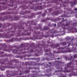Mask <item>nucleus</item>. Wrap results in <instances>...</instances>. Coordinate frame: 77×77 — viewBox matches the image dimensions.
Here are the masks:
<instances>
[{
  "label": "nucleus",
  "instance_id": "obj_28",
  "mask_svg": "<svg viewBox=\"0 0 77 77\" xmlns=\"http://www.w3.org/2000/svg\"><path fill=\"white\" fill-rule=\"evenodd\" d=\"M30 11H25V13H30Z\"/></svg>",
  "mask_w": 77,
  "mask_h": 77
},
{
  "label": "nucleus",
  "instance_id": "obj_27",
  "mask_svg": "<svg viewBox=\"0 0 77 77\" xmlns=\"http://www.w3.org/2000/svg\"><path fill=\"white\" fill-rule=\"evenodd\" d=\"M49 55L50 56H52V53L51 52H50L49 53Z\"/></svg>",
  "mask_w": 77,
  "mask_h": 77
},
{
  "label": "nucleus",
  "instance_id": "obj_57",
  "mask_svg": "<svg viewBox=\"0 0 77 77\" xmlns=\"http://www.w3.org/2000/svg\"><path fill=\"white\" fill-rule=\"evenodd\" d=\"M55 21H57V20H55Z\"/></svg>",
  "mask_w": 77,
  "mask_h": 77
},
{
  "label": "nucleus",
  "instance_id": "obj_48",
  "mask_svg": "<svg viewBox=\"0 0 77 77\" xmlns=\"http://www.w3.org/2000/svg\"><path fill=\"white\" fill-rule=\"evenodd\" d=\"M35 72V71H32V72Z\"/></svg>",
  "mask_w": 77,
  "mask_h": 77
},
{
  "label": "nucleus",
  "instance_id": "obj_40",
  "mask_svg": "<svg viewBox=\"0 0 77 77\" xmlns=\"http://www.w3.org/2000/svg\"><path fill=\"white\" fill-rule=\"evenodd\" d=\"M14 36V35H12V34H11L10 35V36Z\"/></svg>",
  "mask_w": 77,
  "mask_h": 77
},
{
  "label": "nucleus",
  "instance_id": "obj_9",
  "mask_svg": "<svg viewBox=\"0 0 77 77\" xmlns=\"http://www.w3.org/2000/svg\"><path fill=\"white\" fill-rule=\"evenodd\" d=\"M25 72L26 74H28V73L29 72V70H26L25 71Z\"/></svg>",
  "mask_w": 77,
  "mask_h": 77
},
{
  "label": "nucleus",
  "instance_id": "obj_39",
  "mask_svg": "<svg viewBox=\"0 0 77 77\" xmlns=\"http://www.w3.org/2000/svg\"><path fill=\"white\" fill-rule=\"evenodd\" d=\"M54 26L55 27V26H56V24H54Z\"/></svg>",
  "mask_w": 77,
  "mask_h": 77
},
{
  "label": "nucleus",
  "instance_id": "obj_31",
  "mask_svg": "<svg viewBox=\"0 0 77 77\" xmlns=\"http://www.w3.org/2000/svg\"><path fill=\"white\" fill-rule=\"evenodd\" d=\"M32 67H28V69H32Z\"/></svg>",
  "mask_w": 77,
  "mask_h": 77
},
{
  "label": "nucleus",
  "instance_id": "obj_53",
  "mask_svg": "<svg viewBox=\"0 0 77 77\" xmlns=\"http://www.w3.org/2000/svg\"><path fill=\"white\" fill-rule=\"evenodd\" d=\"M26 50V49H24V50Z\"/></svg>",
  "mask_w": 77,
  "mask_h": 77
},
{
  "label": "nucleus",
  "instance_id": "obj_15",
  "mask_svg": "<svg viewBox=\"0 0 77 77\" xmlns=\"http://www.w3.org/2000/svg\"><path fill=\"white\" fill-rule=\"evenodd\" d=\"M74 3L73 4L74 5H75V3H77V0H74Z\"/></svg>",
  "mask_w": 77,
  "mask_h": 77
},
{
  "label": "nucleus",
  "instance_id": "obj_18",
  "mask_svg": "<svg viewBox=\"0 0 77 77\" xmlns=\"http://www.w3.org/2000/svg\"><path fill=\"white\" fill-rule=\"evenodd\" d=\"M63 20L62 21H61L60 22V24H62V22H64V21H65V20H64V19H63V18H62Z\"/></svg>",
  "mask_w": 77,
  "mask_h": 77
},
{
  "label": "nucleus",
  "instance_id": "obj_44",
  "mask_svg": "<svg viewBox=\"0 0 77 77\" xmlns=\"http://www.w3.org/2000/svg\"><path fill=\"white\" fill-rule=\"evenodd\" d=\"M60 59V58H57V59L58 60H59V59Z\"/></svg>",
  "mask_w": 77,
  "mask_h": 77
},
{
  "label": "nucleus",
  "instance_id": "obj_14",
  "mask_svg": "<svg viewBox=\"0 0 77 77\" xmlns=\"http://www.w3.org/2000/svg\"><path fill=\"white\" fill-rule=\"evenodd\" d=\"M36 77V75L35 74H33V75H32L31 77Z\"/></svg>",
  "mask_w": 77,
  "mask_h": 77
},
{
  "label": "nucleus",
  "instance_id": "obj_21",
  "mask_svg": "<svg viewBox=\"0 0 77 77\" xmlns=\"http://www.w3.org/2000/svg\"><path fill=\"white\" fill-rule=\"evenodd\" d=\"M36 34H38V35L37 36H36V37H38V36H39V34H40V33H41V32H38L37 33H36Z\"/></svg>",
  "mask_w": 77,
  "mask_h": 77
},
{
  "label": "nucleus",
  "instance_id": "obj_20",
  "mask_svg": "<svg viewBox=\"0 0 77 77\" xmlns=\"http://www.w3.org/2000/svg\"><path fill=\"white\" fill-rule=\"evenodd\" d=\"M42 22H45L46 21V20H41Z\"/></svg>",
  "mask_w": 77,
  "mask_h": 77
},
{
  "label": "nucleus",
  "instance_id": "obj_1",
  "mask_svg": "<svg viewBox=\"0 0 77 77\" xmlns=\"http://www.w3.org/2000/svg\"><path fill=\"white\" fill-rule=\"evenodd\" d=\"M21 46H20V48H19L18 49H17V50H15L14 49L13 50V51L14 53H17L18 51H22V50H23V49H21V48H22V47H23L24 46V45L23 44H20Z\"/></svg>",
  "mask_w": 77,
  "mask_h": 77
},
{
  "label": "nucleus",
  "instance_id": "obj_55",
  "mask_svg": "<svg viewBox=\"0 0 77 77\" xmlns=\"http://www.w3.org/2000/svg\"><path fill=\"white\" fill-rule=\"evenodd\" d=\"M9 38H11V36L9 37Z\"/></svg>",
  "mask_w": 77,
  "mask_h": 77
},
{
  "label": "nucleus",
  "instance_id": "obj_42",
  "mask_svg": "<svg viewBox=\"0 0 77 77\" xmlns=\"http://www.w3.org/2000/svg\"><path fill=\"white\" fill-rule=\"evenodd\" d=\"M75 11H77V8H75Z\"/></svg>",
  "mask_w": 77,
  "mask_h": 77
},
{
  "label": "nucleus",
  "instance_id": "obj_3",
  "mask_svg": "<svg viewBox=\"0 0 77 77\" xmlns=\"http://www.w3.org/2000/svg\"><path fill=\"white\" fill-rule=\"evenodd\" d=\"M36 63L34 62H31L29 63V65L30 66H36Z\"/></svg>",
  "mask_w": 77,
  "mask_h": 77
},
{
  "label": "nucleus",
  "instance_id": "obj_52",
  "mask_svg": "<svg viewBox=\"0 0 77 77\" xmlns=\"http://www.w3.org/2000/svg\"><path fill=\"white\" fill-rule=\"evenodd\" d=\"M28 24H29V23H27V25H28Z\"/></svg>",
  "mask_w": 77,
  "mask_h": 77
},
{
  "label": "nucleus",
  "instance_id": "obj_8",
  "mask_svg": "<svg viewBox=\"0 0 77 77\" xmlns=\"http://www.w3.org/2000/svg\"><path fill=\"white\" fill-rule=\"evenodd\" d=\"M31 29V27H29V30H24V31H25V32H28V31H29H29H30V29Z\"/></svg>",
  "mask_w": 77,
  "mask_h": 77
},
{
  "label": "nucleus",
  "instance_id": "obj_51",
  "mask_svg": "<svg viewBox=\"0 0 77 77\" xmlns=\"http://www.w3.org/2000/svg\"><path fill=\"white\" fill-rule=\"evenodd\" d=\"M48 71H50V70L49 69H48Z\"/></svg>",
  "mask_w": 77,
  "mask_h": 77
},
{
  "label": "nucleus",
  "instance_id": "obj_22",
  "mask_svg": "<svg viewBox=\"0 0 77 77\" xmlns=\"http://www.w3.org/2000/svg\"><path fill=\"white\" fill-rule=\"evenodd\" d=\"M50 19L49 18H47L46 19V21H48V20H50Z\"/></svg>",
  "mask_w": 77,
  "mask_h": 77
},
{
  "label": "nucleus",
  "instance_id": "obj_25",
  "mask_svg": "<svg viewBox=\"0 0 77 77\" xmlns=\"http://www.w3.org/2000/svg\"><path fill=\"white\" fill-rule=\"evenodd\" d=\"M66 40H70V38L69 37H67L66 38Z\"/></svg>",
  "mask_w": 77,
  "mask_h": 77
},
{
  "label": "nucleus",
  "instance_id": "obj_49",
  "mask_svg": "<svg viewBox=\"0 0 77 77\" xmlns=\"http://www.w3.org/2000/svg\"><path fill=\"white\" fill-rule=\"evenodd\" d=\"M51 63L49 62V64H51Z\"/></svg>",
  "mask_w": 77,
  "mask_h": 77
},
{
  "label": "nucleus",
  "instance_id": "obj_12",
  "mask_svg": "<svg viewBox=\"0 0 77 77\" xmlns=\"http://www.w3.org/2000/svg\"><path fill=\"white\" fill-rule=\"evenodd\" d=\"M51 50L50 49H49V50H48V49H46L45 50V51L46 52H49V51H51Z\"/></svg>",
  "mask_w": 77,
  "mask_h": 77
},
{
  "label": "nucleus",
  "instance_id": "obj_17",
  "mask_svg": "<svg viewBox=\"0 0 77 77\" xmlns=\"http://www.w3.org/2000/svg\"><path fill=\"white\" fill-rule=\"evenodd\" d=\"M74 58H76V57H77V54H75L74 55Z\"/></svg>",
  "mask_w": 77,
  "mask_h": 77
},
{
  "label": "nucleus",
  "instance_id": "obj_54",
  "mask_svg": "<svg viewBox=\"0 0 77 77\" xmlns=\"http://www.w3.org/2000/svg\"><path fill=\"white\" fill-rule=\"evenodd\" d=\"M2 4H5V3H3Z\"/></svg>",
  "mask_w": 77,
  "mask_h": 77
},
{
  "label": "nucleus",
  "instance_id": "obj_59",
  "mask_svg": "<svg viewBox=\"0 0 77 77\" xmlns=\"http://www.w3.org/2000/svg\"><path fill=\"white\" fill-rule=\"evenodd\" d=\"M1 64H3V63H2Z\"/></svg>",
  "mask_w": 77,
  "mask_h": 77
},
{
  "label": "nucleus",
  "instance_id": "obj_19",
  "mask_svg": "<svg viewBox=\"0 0 77 77\" xmlns=\"http://www.w3.org/2000/svg\"><path fill=\"white\" fill-rule=\"evenodd\" d=\"M65 49V48H58V50H59L60 49H62V50H63V49Z\"/></svg>",
  "mask_w": 77,
  "mask_h": 77
},
{
  "label": "nucleus",
  "instance_id": "obj_43",
  "mask_svg": "<svg viewBox=\"0 0 77 77\" xmlns=\"http://www.w3.org/2000/svg\"><path fill=\"white\" fill-rule=\"evenodd\" d=\"M50 11H52V8H50Z\"/></svg>",
  "mask_w": 77,
  "mask_h": 77
},
{
  "label": "nucleus",
  "instance_id": "obj_32",
  "mask_svg": "<svg viewBox=\"0 0 77 77\" xmlns=\"http://www.w3.org/2000/svg\"><path fill=\"white\" fill-rule=\"evenodd\" d=\"M42 16L43 17H44V16H45V14H43L42 15Z\"/></svg>",
  "mask_w": 77,
  "mask_h": 77
},
{
  "label": "nucleus",
  "instance_id": "obj_50",
  "mask_svg": "<svg viewBox=\"0 0 77 77\" xmlns=\"http://www.w3.org/2000/svg\"><path fill=\"white\" fill-rule=\"evenodd\" d=\"M69 45H70L69 44V45H68V47H69Z\"/></svg>",
  "mask_w": 77,
  "mask_h": 77
},
{
  "label": "nucleus",
  "instance_id": "obj_60",
  "mask_svg": "<svg viewBox=\"0 0 77 77\" xmlns=\"http://www.w3.org/2000/svg\"><path fill=\"white\" fill-rule=\"evenodd\" d=\"M34 50H35V49H34Z\"/></svg>",
  "mask_w": 77,
  "mask_h": 77
},
{
  "label": "nucleus",
  "instance_id": "obj_2",
  "mask_svg": "<svg viewBox=\"0 0 77 77\" xmlns=\"http://www.w3.org/2000/svg\"><path fill=\"white\" fill-rule=\"evenodd\" d=\"M16 28L17 29H24V28L23 27V26H21L20 27L18 28V27H16L14 26H12V28L11 29L14 30H15V29H16Z\"/></svg>",
  "mask_w": 77,
  "mask_h": 77
},
{
  "label": "nucleus",
  "instance_id": "obj_16",
  "mask_svg": "<svg viewBox=\"0 0 77 77\" xmlns=\"http://www.w3.org/2000/svg\"><path fill=\"white\" fill-rule=\"evenodd\" d=\"M77 23H73V26H76V25H77Z\"/></svg>",
  "mask_w": 77,
  "mask_h": 77
},
{
  "label": "nucleus",
  "instance_id": "obj_56",
  "mask_svg": "<svg viewBox=\"0 0 77 77\" xmlns=\"http://www.w3.org/2000/svg\"><path fill=\"white\" fill-rule=\"evenodd\" d=\"M61 2H62V0H61Z\"/></svg>",
  "mask_w": 77,
  "mask_h": 77
},
{
  "label": "nucleus",
  "instance_id": "obj_37",
  "mask_svg": "<svg viewBox=\"0 0 77 77\" xmlns=\"http://www.w3.org/2000/svg\"><path fill=\"white\" fill-rule=\"evenodd\" d=\"M2 26V24L1 23H0V28L1 27V26Z\"/></svg>",
  "mask_w": 77,
  "mask_h": 77
},
{
  "label": "nucleus",
  "instance_id": "obj_58",
  "mask_svg": "<svg viewBox=\"0 0 77 77\" xmlns=\"http://www.w3.org/2000/svg\"><path fill=\"white\" fill-rule=\"evenodd\" d=\"M26 26H27V25H26Z\"/></svg>",
  "mask_w": 77,
  "mask_h": 77
},
{
  "label": "nucleus",
  "instance_id": "obj_30",
  "mask_svg": "<svg viewBox=\"0 0 77 77\" xmlns=\"http://www.w3.org/2000/svg\"><path fill=\"white\" fill-rule=\"evenodd\" d=\"M12 32V33H14V32H15V31H14L13 30L12 31V30H11H11L10 31V32Z\"/></svg>",
  "mask_w": 77,
  "mask_h": 77
},
{
  "label": "nucleus",
  "instance_id": "obj_45",
  "mask_svg": "<svg viewBox=\"0 0 77 77\" xmlns=\"http://www.w3.org/2000/svg\"><path fill=\"white\" fill-rule=\"evenodd\" d=\"M34 69H36V67H34Z\"/></svg>",
  "mask_w": 77,
  "mask_h": 77
},
{
  "label": "nucleus",
  "instance_id": "obj_10",
  "mask_svg": "<svg viewBox=\"0 0 77 77\" xmlns=\"http://www.w3.org/2000/svg\"><path fill=\"white\" fill-rule=\"evenodd\" d=\"M55 66L56 67H59V64L58 63L56 64Z\"/></svg>",
  "mask_w": 77,
  "mask_h": 77
},
{
  "label": "nucleus",
  "instance_id": "obj_35",
  "mask_svg": "<svg viewBox=\"0 0 77 77\" xmlns=\"http://www.w3.org/2000/svg\"><path fill=\"white\" fill-rule=\"evenodd\" d=\"M30 51L31 52H33V50H32H32H30Z\"/></svg>",
  "mask_w": 77,
  "mask_h": 77
},
{
  "label": "nucleus",
  "instance_id": "obj_34",
  "mask_svg": "<svg viewBox=\"0 0 77 77\" xmlns=\"http://www.w3.org/2000/svg\"><path fill=\"white\" fill-rule=\"evenodd\" d=\"M30 33H28L27 34V35H30Z\"/></svg>",
  "mask_w": 77,
  "mask_h": 77
},
{
  "label": "nucleus",
  "instance_id": "obj_36",
  "mask_svg": "<svg viewBox=\"0 0 77 77\" xmlns=\"http://www.w3.org/2000/svg\"><path fill=\"white\" fill-rule=\"evenodd\" d=\"M73 40H74V38H72V39H71V41H72Z\"/></svg>",
  "mask_w": 77,
  "mask_h": 77
},
{
  "label": "nucleus",
  "instance_id": "obj_62",
  "mask_svg": "<svg viewBox=\"0 0 77 77\" xmlns=\"http://www.w3.org/2000/svg\"><path fill=\"white\" fill-rule=\"evenodd\" d=\"M11 65H12V64H11Z\"/></svg>",
  "mask_w": 77,
  "mask_h": 77
},
{
  "label": "nucleus",
  "instance_id": "obj_33",
  "mask_svg": "<svg viewBox=\"0 0 77 77\" xmlns=\"http://www.w3.org/2000/svg\"><path fill=\"white\" fill-rule=\"evenodd\" d=\"M51 37H52V38H54V35H52Z\"/></svg>",
  "mask_w": 77,
  "mask_h": 77
},
{
  "label": "nucleus",
  "instance_id": "obj_5",
  "mask_svg": "<svg viewBox=\"0 0 77 77\" xmlns=\"http://www.w3.org/2000/svg\"><path fill=\"white\" fill-rule=\"evenodd\" d=\"M48 30V27L47 26H45L43 29V30L44 31L45 30Z\"/></svg>",
  "mask_w": 77,
  "mask_h": 77
},
{
  "label": "nucleus",
  "instance_id": "obj_7",
  "mask_svg": "<svg viewBox=\"0 0 77 77\" xmlns=\"http://www.w3.org/2000/svg\"><path fill=\"white\" fill-rule=\"evenodd\" d=\"M39 27H37V28L36 29V30H38V29H41V26H40V25H38Z\"/></svg>",
  "mask_w": 77,
  "mask_h": 77
},
{
  "label": "nucleus",
  "instance_id": "obj_11",
  "mask_svg": "<svg viewBox=\"0 0 77 77\" xmlns=\"http://www.w3.org/2000/svg\"><path fill=\"white\" fill-rule=\"evenodd\" d=\"M56 62H57H57H58V63H62V62L60 61H56Z\"/></svg>",
  "mask_w": 77,
  "mask_h": 77
},
{
  "label": "nucleus",
  "instance_id": "obj_23",
  "mask_svg": "<svg viewBox=\"0 0 77 77\" xmlns=\"http://www.w3.org/2000/svg\"><path fill=\"white\" fill-rule=\"evenodd\" d=\"M56 33V32L54 31H53V32H51V33Z\"/></svg>",
  "mask_w": 77,
  "mask_h": 77
},
{
  "label": "nucleus",
  "instance_id": "obj_41",
  "mask_svg": "<svg viewBox=\"0 0 77 77\" xmlns=\"http://www.w3.org/2000/svg\"><path fill=\"white\" fill-rule=\"evenodd\" d=\"M3 52H1V54H3Z\"/></svg>",
  "mask_w": 77,
  "mask_h": 77
},
{
  "label": "nucleus",
  "instance_id": "obj_26",
  "mask_svg": "<svg viewBox=\"0 0 77 77\" xmlns=\"http://www.w3.org/2000/svg\"><path fill=\"white\" fill-rule=\"evenodd\" d=\"M59 45H60V44H57L56 45V47H59Z\"/></svg>",
  "mask_w": 77,
  "mask_h": 77
},
{
  "label": "nucleus",
  "instance_id": "obj_29",
  "mask_svg": "<svg viewBox=\"0 0 77 77\" xmlns=\"http://www.w3.org/2000/svg\"><path fill=\"white\" fill-rule=\"evenodd\" d=\"M38 2V1L37 0H33L32 2Z\"/></svg>",
  "mask_w": 77,
  "mask_h": 77
},
{
  "label": "nucleus",
  "instance_id": "obj_47",
  "mask_svg": "<svg viewBox=\"0 0 77 77\" xmlns=\"http://www.w3.org/2000/svg\"><path fill=\"white\" fill-rule=\"evenodd\" d=\"M45 54H46V55H48V53H45Z\"/></svg>",
  "mask_w": 77,
  "mask_h": 77
},
{
  "label": "nucleus",
  "instance_id": "obj_4",
  "mask_svg": "<svg viewBox=\"0 0 77 77\" xmlns=\"http://www.w3.org/2000/svg\"><path fill=\"white\" fill-rule=\"evenodd\" d=\"M69 60H70V62L69 63V65H70L71 63H72V62L74 60H73V59H72V57H71V58L68 59Z\"/></svg>",
  "mask_w": 77,
  "mask_h": 77
},
{
  "label": "nucleus",
  "instance_id": "obj_6",
  "mask_svg": "<svg viewBox=\"0 0 77 77\" xmlns=\"http://www.w3.org/2000/svg\"><path fill=\"white\" fill-rule=\"evenodd\" d=\"M60 44L62 45H66L67 44H66V42H63L60 43Z\"/></svg>",
  "mask_w": 77,
  "mask_h": 77
},
{
  "label": "nucleus",
  "instance_id": "obj_38",
  "mask_svg": "<svg viewBox=\"0 0 77 77\" xmlns=\"http://www.w3.org/2000/svg\"><path fill=\"white\" fill-rule=\"evenodd\" d=\"M5 62H6V61H8V59H5Z\"/></svg>",
  "mask_w": 77,
  "mask_h": 77
},
{
  "label": "nucleus",
  "instance_id": "obj_46",
  "mask_svg": "<svg viewBox=\"0 0 77 77\" xmlns=\"http://www.w3.org/2000/svg\"><path fill=\"white\" fill-rule=\"evenodd\" d=\"M20 74V75H22V74H21V73H20V74Z\"/></svg>",
  "mask_w": 77,
  "mask_h": 77
},
{
  "label": "nucleus",
  "instance_id": "obj_24",
  "mask_svg": "<svg viewBox=\"0 0 77 77\" xmlns=\"http://www.w3.org/2000/svg\"><path fill=\"white\" fill-rule=\"evenodd\" d=\"M48 36H49V35H45V38H48Z\"/></svg>",
  "mask_w": 77,
  "mask_h": 77
},
{
  "label": "nucleus",
  "instance_id": "obj_61",
  "mask_svg": "<svg viewBox=\"0 0 77 77\" xmlns=\"http://www.w3.org/2000/svg\"><path fill=\"white\" fill-rule=\"evenodd\" d=\"M50 46L51 47V45H50Z\"/></svg>",
  "mask_w": 77,
  "mask_h": 77
},
{
  "label": "nucleus",
  "instance_id": "obj_13",
  "mask_svg": "<svg viewBox=\"0 0 77 77\" xmlns=\"http://www.w3.org/2000/svg\"><path fill=\"white\" fill-rule=\"evenodd\" d=\"M69 22H68L66 25H65V26H69Z\"/></svg>",
  "mask_w": 77,
  "mask_h": 77
}]
</instances>
